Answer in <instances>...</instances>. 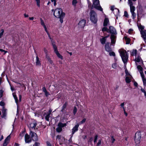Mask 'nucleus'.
I'll return each mask as SVG.
<instances>
[{
  "label": "nucleus",
  "mask_w": 146,
  "mask_h": 146,
  "mask_svg": "<svg viewBox=\"0 0 146 146\" xmlns=\"http://www.w3.org/2000/svg\"><path fill=\"white\" fill-rule=\"evenodd\" d=\"M108 36L103 37L102 38L100 39V41L101 44H104L105 43L107 38L108 37Z\"/></svg>",
  "instance_id": "aec40b11"
},
{
  "label": "nucleus",
  "mask_w": 146,
  "mask_h": 146,
  "mask_svg": "<svg viewBox=\"0 0 146 146\" xmlns=\"http://www.w3.org/2000/svg\"><path fill=\"white\" fill-rule=\"evenodd\" d=\"M47 145L48 146H52L51 144L48 142H47Z\"/></svg>",
  "instance_id": "338daca9"
},
{
  "label": "nucleus",
  "mask_w": 146,
  "mask_h": 146,
  "mask_svg": "<svg viewBox=\"0 0 146 146\" xmlns=\"http://www.w3.org/2000/svg\"><path fill=\"white\" fill-rule=\"evenodd\" d=\"M40 143H38L36 142L35 143V146H39Z\"/></svg>",
  "instance_id": "0e129e2a"
},
{
  "label": "nucleus",
  "mask_w": 146,
  "mask_h": 146,
  "mask_svg": "<svg viewBox=\"0 0 146 146\" xmlns=\"http://www.w3.org/2000/svg\"><path fill=\"white\" fill-rule=\"evenodd\" d=\"M79 126V125L78 124L75 125L74 127H73L72 129V135H73L75 132L78 131Z\"/></svg>",
  "instance_id": "6ab92c4d"
},
{
  "label": "nucleus",
  "mask_w": 146,
  "mask_h": 146,
  "mask_svg": "<svg viewBox=\"0 0 146 146\" xmlns=\"http://www.w3.org/2000/svg\"><path fill=\"white\" fill-rule=\"evenodd\" d=\"M141 91L144 94L146 93V92H145V90L144 89L141 88Z\"/></svg>",
  "instance_id": "052dcab7"
},
{
  "label": "nucleus",
  "mask_w": 146,
  "mask_h": 146,
  "mask_svg": "<svg viewBox=\"0 0 146 146\" xmlns=\"http://www.w3.org/2000/svg\"><path fill=\"white\" fill-rule=\"evenodd\" d=\"M128 0V4L129 5L130 7L133 6V3L132 2L131 0Z\"/></svg>",
  "instance_id": "79ce46f5"
},
{
  "label": "nucleus",
  "mask_w": 146,
  "mask_h": 146,
  "mask_svg": "<svg viewBox=\"0 0 146 146\" xmlns=\"http://www.w3.org/2000/svg\"><path fill=\"white\" fill-rule=\"evenodd\" d=\"M50 114L47 113L45 116V119L48 121H49V118L50 117Z\"/></svg>",
  "instance_id": "473e14b6"
},
{
  "label": "nucleus",
  "mask_w": 146,
  "mask_h": 146,
  "mask_svg": "<svg viewBox=\"0 0 146 146\" xmlns=\"http://www.w3.org/2000/svg\"><path fill=\"white\" fill-rule=\"evenodd\" d=\"M133 30L132 29H130L128 31V33L130 34H131L133 32Z\"/></svg>",
  "instance_id": "8fccbe9b"
},
{
  "label": "nucleus",
  "mask_w": 146,
  "mask_h": 146,
  "mask_svg": "<svg viewBox=\"0 0 146 146\" xmlns=\"http://www.w3.org/2000/svg\"><path fill=\"white\" fill-rule=\"evenodd\" d=\"M109 32H110V33L114 35H116L117 34L116 30L112 26H110L109 27Z\"/></svg>",
  "instance_id": "9b49d317"
},
{
  "label": "nucleus",
  "mask_w": 146,
  "mask_h": 146,
  "mask_svg": "<svg viewBox=\"0 0 146 146\" xmlns=\"http://www.w3.org/2000/svg\"><path fill=\"white\" fill-rule=\"evenodd\" d=\"M86 24V21L85 20H81L78 24V27L79 28H83L85 25Z\"/></svg>",
  "instance_id": "9d476101"
},
{
  "label": "nucleus",
  "mask_w": 146,
  "mask_h": 146,
  "mask_svg": "<svg viewBox=\"0 0 146 146\" xmlns=\"http://www.w3.org/2000/svg\"><path fill=\"white\" fill-rule=\"evenodd\" d=\"M77 2L76 0H73L72 2V5L75 6L76 5V4L77 3Z\"/></svg>",
  "instance_id": "a19ab883"
},
{
  "label": "nucleus",
  "mask_w": 146,
  "mask_h": 146,
  "mask_svg": "<svg viewBox=\"0 0 146 146\" xmlns=\"http://www.w3.org/2000/svg\"><path fill=\"white\" fill-rule=\"evenodd\" d=\"M130 12L131 13L134 12L135 10V8L134 6L130 7Z\"/></svg>",
  "instance_id": "2f4dec72"
},
{
  "label": "nucleus",
  "mask_w": 146,
  "mask_h": 146,
  "mask_svg": "<svg viewBox=\"0 0 146 146\" xmlns=\"http://www.w3.org/2000/svg\"><path fill=\"white\" fill-rule=\"evenodd\" d=\"M48 60L50 64H52V63H53V61L50 58L49 59V60Z\"/></svg>",
  "instance_id": "69168bd1"
},
{
  "label": "nucleus",
  "mask_w": 146,
  "mask_h": 146,
  "mask_svg": "<svg viewBox=\"0 0 146 146\" xmlns=\"http://www.w3.org/2000/svg\"><path fill=\"white\" fill-rule=\"evenodd\" d=\"M4 32V30L3 29H1L0 30V38H1Z\"/></svg>",
  "instance_id": "4c0bfd02"
},
{
  "label": "nucleus",
  "mask_w": 146,
  "mask_h": 146,
  "mask_svg": "<svg viewBox=\"0 0 146 146\" xmlns=\"http://www.w3.org/2000/svg\"><path fill=\"white\" fill-rule=\"evenodd\" d=\"M42 90L44 92L46 91V89L45 87H43L42 89Z\"/></svg>",
  "instance_id": "774afa93"
},
{
  "label": "nucleus",
  "mask_w": 146,
  "mask_h": 146,
  "mask_svg": "<svg viewBox=\"0 0 146 146\" xmlns=\"http://www.w3.org/2000/svg\"><path fill=\"white\" fill-rule=\"evenodd\" d=\"M102 31L103 32L104 31H106L108 33L109 32V30L107 29V28L106 27H104L102 29Z\"/></svg>",
  "instance_id": "e433bc0d"
},
{
  "label": "nucleus",
  "mask_w": 146,
  "mask_h": 146,
  "mask_svg": "<svg viewBox=\"0 0 146 146\" xmlns=\"http://www.w3.org/2000/svg\"><path fill=\"white\" fill-rule=\"evenodd\" d=\"M11 138L10 135H9L5 139L3 144V146H6Z\"/></svg>",
  "instance_id": "ddd939ff"
},
{
  "label": "nucleus",
  "mask_w": 146,
  "mask_h": 146,
  "mask_svg": "<svg viewBox=\"0 0 146 146\" xmlns=\"http://www.w3.org/2000/svg\"><path fill=\"white\" fill-rule=\"evenodd\" d=\"M111 141L112 142V143H114V142L115 141V140L113 136L111 137Z\"/></svg>",
  "instance_id": "6e6d98bb"
},
{
  "label": "nucleus",
  "mask_w": 146,
  "mask_h": 146,
  "mask_svg": "<svg viewBox=\"0 0 146 146\" xmlns=\"http://www.w3.org/2000/svg\"><path fill=\"white\" fill-rule=\"evenodd\" d=\"M137 68L140 72L141 76L143 75H144L143 72V68L140 65H138L137 66Z\"/></svg>",
  "instance_id": "412c9836"
},
{
  "label": "nucleus",
  "mask_w": 146,
  "mask_h": 146,
  "mask_svg": "<svg viewBox=\"0 0 146 146\" xmlns=\"http://www.w3.org/2000/svg\"><path fill=\"white\" fill-rule=\"evenodd\" d=\"M141 33L142 37L146 42V31H141Z\"/></svg>",
  "instance_id": "f8f14e48"
},
{
  "label": "nucleus",
  "mask_w": 146,
  "mask_h": 146,
  "mask_svg": "<svg viewBox=\"0 0 146 146\" xmlns=\"http://www.w3.org/2000/svg\"><path fill=\"white\" fill-rule=\"evenodd\" d=\"M36 66H40L41 65L40 61L37 56L36 57Z\"/></svg>",
  "instance_id": "b1692460"
},
{
  "label": "nucleus",
  "mask_w": 146,
  "mask_h": 146,
  "mask_svg": "<svg viewBox=\"0 0 146 146\" xmlns=\"http://www.w3.org/2000/svg\"><path fill=\"white\" fill-rule=\"evenodd\" d=\"M2 114L1 116L2 118H5L6 117L7 115L6 110L5 108H3L2 111Z\"/></svg>",
  "instance_id": "4be33fe9"
},
{
  "label": "nucleus",
  "mask_w": 146,
  "mask_h": 146,
  "mask_svg": "<svg viewBox=\"0 0 146 146\" xmlns=\"http://www.w3.org/2000/svg\"><path fill=\"white\" fill-rule=\"evenodd\" d=\"M43 27L45 31H46V33L47 34V33H49V32L47 30V27H46V25L44 26H43Z\"/></svg>",
  "instance_id": "a18cd8bd"
},
{
  "label": "nucleus",
  "mask_w": 146,
  "mask_h": 146,
  "mask_svg": "<svg viewBox=\"0 0 146 146\" xmlns=\"http://www.w3.org/2000/svg\"><path fill=\"white\" fill-rule=\"evenodd\" d=\"M132 16V18L134 19L136 16V14L135 12L131 13Z\"/></svg>",
  "instance_id": "ea45409f"
},
{
  "label": "nucleus",
  "mask_w": 146,
  "mask_h": 146,
  "mask_svg": "<svg viewBox=\"0 0 146 146\" xmlns=\"http://www.w3.org/2000/svg\"><path fill=\"white\" fill-rule=\"evenodd\" d=\"M137 50H133L131 52V55L132 56L135 55L136 56V55H137Z\"/></svg>",
  "instance_id": "bb28decb"
},
{
  "label": "nucleus",
  "mask_w": 146,
  "mask_h": 146,
  "mask_svg": "<svg viewBox=\"0 0 146 146\" xmlns=\"http://www.w3.org/2000/svg\"><path fill=\"white\" fill-rule=\"evenodd\" d=\"M13 97L14 98L16 102L17 103L18 101V100L17 97V96L15 93H13Z\"/></svg>",
  "instance_id": "7c9ffc66"
},
{
  "label": "nucleus",
  "mask_w": 146,
  "mask_h": 146,
  "mask_svg": "<svg viewBox=\"0 0 146 146\" xmlns=\"http://www.w3.org/2000/svg\"><path fill=\"white\" fill-rule=\"evenodd\" d=\"M0 51L2 52H5V53H6L7 52V51L3 49H0Z\"/></svg>",
  "instance_id": "680f3d73"
},
{
  "label": "nucleus",
  "mask_w": 146,
  "mask_h": 146,
  "mask_svg": "<svg viewBox=\"0 0 146 146\" xmlns=\"http://www.w3.org/2000/svg\"><path fill=\"white\" fill-rule=\"evenodd\" d=\"M44 93L46 96H48L49 95H50V94L47 91L44 92Z\"/></svg>",
  "instance_id": "4d7b16f0"
},
{
  "label": "nucleus",
  "mask_w": 146,
  "mask_h": 146,
  "mask_svg": "<svg viewBox=\"0 0 146 146\" xmlns=\"http://www.w3.org/2000/svg\"><path fill=\"white\" fill-rule=\"evenodd\" d=\"M43 27L45 31H46V33L47 34V33H49V32L47 30V27H46V25L44 26H43Z\"/></svg>",
  "instance_id": "c03bdc74"
},
{
  "label": "nucleus",
  "mask_w": 146,
  "mask_h": 146,
  "mask_svg": "<svg viewBox=\"0 0 146 146\" xmlns=\"http://www.w3.org/2000/svg\"><path fill=\"white\" fill-rule=\"evenodd\" d=\"M117 65L116 63H115L112 64V67L114 69H115L117 67Z\"/></svg>",
  "instance_id": "09e8293b"
},
{
  "label": "nucleus",
  "mask_w": 146,
  "mask_h": 146,
  "mask_svg": "<svg viewBox=\"0 0 146 146\" xmlns=\"http://www.w3.org/2000/svg\"><path fill=\"white\" fill-rule=\"evenodd\" d=\"M66 125V123H59L58 127L56 128V131L58 133L61 132L62 130V127Z\"/></svg>",
  "instance_id": "423d86ee"
},
{
  "label": "nucleus",
  "mask_w": 146,
  "mask_h": 146,
  "mask_svg": "<svg viewBox=\"0 0 146 146\" xmlns=\"http://www.w3.org/2000/svg\"><path fill=\"white\" fill-rule=\"evenodd\" d=\"M5 105V103H4L2 102L1 101L0 102V106H3Z\"/></svg>",
  "instance_id": "13d9d810"
},
{
  "label": "nucleus",
  "mask_w": 146,
  "mask_h": 146,
  "mask_svg": "<svg viewBox=\"0 0 146 146\" xmlns=\"http://www.w3.org/2000/svg\"><path fill=\"white\" fill-rule=\"evenodd\" d=\"M36 2L37 5L38 7L40 6V0H35Z\"/></svg>",
  "instance_id": "f704fd0d"
},
{
  "label": "nucleus",
  "mask_w": 146,
  "mask_h": 146,
  "mask_svg": "<svg viewBox=\"0 0 146 146\" xmlns=\"http://www.w3.org/2000/svg\"><path fill=\"white\" fill-rule=\"evenodd\" d=\"M92 7L96 9L103 11V9L100 5L99 0H93Z\"/></svg>",
  "instance_id": "20e7f679"
},
{
  "label": "nucleus",
  "mask_w": 146,
  "mask_h": 146,
  "mask_svg": "<svg viewBox=\"0 0 146 146\" xmlns=\"http://www.w3.org/2000/svg\"><path fill=\"white\" fill-rule=\"evenodd\" d=\"M67 104L66 102H65L62 106L61 111L63 112L64 109L66 108L67 106Z\"/></svg>",
  "instance_id": "c756f323"
},
{
  "label": "nucleus",
  "mask_w": 146,
  "mask_h": 146,
  "mask_svg": "<svg viewBox=\"0 0 146 146\" xmlns=\"http://www.w3.org/2000/svg\"><path fill=\"white\" fill-rule=\"evenodd\" d=\"M77 111V109L76 107H75L74 108V110H73V113L74 115H75L76 114Z\"/></svg>",
  "instance_id": "49530a36"
},
{
  "label": "nucleus",
  "mask_w": 146,
  "mask_h": 146,
  "mask_svg": "<svg viewBox=\"0 0 146 146\" xmlns=\"http://www.w3.org/2000/svg\"><path fill=\"white\" fill-rule=\"evenodd\" d=\"M48 36V37L50 40L51 42L52 45L53 46V47L56 46L55 44V42L53 40V39L51 38L49 33L47 34Z\"/></svg>",
  "instance_id": "4468645a"
},
{
  "label": "nucleus",
  "mask_w": 146,
  "mask_h": 146,
  "mask_svg": "<svg viewBox=\"0 0 146 146\" xmlns=\"http://www.w3.org/2000/svg\"><path fill=\"white\" fill-rule=\"evenodd\" d=\"M25 141L26 143H29L31 141V139L28 134H27L25 135Z\"/></svg>",
  "instance_id": "dca6fc26"
},
{
  "label": "nucleus",
  "mask_w": 146,
  "mask_h": 146,
  "mask_svg": "<svg viewBox=\"0 0 146 146\" xmlns=\"http://www.w3.org/2000/svg\"><path fill=\"white\" fill-rule=\"evenodd\" d=\"M30 135L33 140L36 141L38 140V137L36 133L31 131Z\"/></svg>",
  "instance_id": "1a4fd4ad"
},
{
  "label": "nucleus",
  "mask_w": 146,
  "mask_h": 146,
  "mask_svg": "<svg viewBox=\"0 0 146 146\" xmlns=\"http://www.w3.org/2000/svg\"><path fill=\"white\" fill-rule=\"evenodd\" d=\"M109 23V20L108 19L106 18L104 21L103 25L104 26H106L108 25V24Z\"/></svg>",
  "instance_id": "5701e85b"
},
{
  "label": "nucleus",
  "mask_w": 146,
  "mask_h": 146,
  "mask_svg": "<svg viewBox=\"0 0 146 146\" xmlns=\"http://www.w3.org/2000/svg\"><path fill=\"white\" fill-rule=\"evenodd\" d=\"M110 43L107 42L105 46V50L108 52H110L111 51V49L109 46Z\"/></svg>",
  "instance_id": "2eb2a0df"
},
{
  "label": "nucleus",
  "mask_w": 146,
  "mask_h": 146,
  "mask_svg": "<svg viewBox=\"0 0 146 146\" xmlns=\"http://www.w3.org/2000/svg\"><path fill=\"white\" fill-rule=\"evenodd\" d=\"M135 60L137 65V62H143V61L141 57L139 55H136V56Z\"/></svg>",
  "instance_id": "f3484780"
},
{
  "label": "nucleus",
  "mask_w": 146,
  "mask_h": 146,
  "mask_svg": "<svg viewBox=\"0 0 146 146\" xmlns=\"http://www.w3.org/2000/svg\"><path fill=\"white\" fill-rule=\"evenodd\" d=\"M114 6H112L111 7V10L113 12L115 9Z\"/></svg>",
  "instance_id": "bf43d9fd"
},
{
  "label": "nucleus",
  "mask_w": 146,
  "mask_h": 146,
  "mask_svg": "<svg viewBox=\"0 0 146 146\" xmlns=\"http://www.w3.org/2000/svg\"><path fill=\"white\" fill-rule=\"evenodd\" d=\"M25 134V132L24 131H22L20 134V136L21 137V138L24 136Z\"/></svg>",
  "instance_id": "37998d69"
},
{
  "label": "nucleus",
  "mask_w": 146,
  "mask_h": 146,
  "mask_svg": "<svg viewBox=\"0 0 146 146\" xmlns=\"http://www.w3.org/2000/svg\"><path fill=\"white\" fill-rule=\"evenodd\" d=\"M137 26L139 29H141V31H143V30L144 28V27L142 26L140 24L139 25H138Z\"/></svg>",
  "instance_id": "c9c22d12"
},
{
  "label": "nucleus",
  "mask_w": 146,
  "mask_h": 146,
  "mask_svg": "<svg viewBox=\"0 0 146 146\" xmlns=\"http://www.w3.org/2000/svg\"><path fill=\"white\" fill-rule=\"evenodd\" d=\"M124 16L126 17H128V14L126 11H125L124 13Z\"/></svg>",
  "instance_id": "864d4df0"
},
{
  "label": "nucleus",
  "mask_w": 146,
  "mask_h": 146,
  "mask_svg": "<svg viewBox=\"0 0 146 146\" xmlns=\"http://www.w3.org/2000/svg\"><path fill=\"white\" fill-rule=\"evenodd\" d=\"M40 24L43 27L45 26V24L43 20L42 19V18L40 19Z\"/></svg>",
  "instance_id": "72a5a7b5"
},
{
  "label": "nucleus",
  "mask_w": 146,
  "mask_h": 146,
  "mask_svg": "<svg viewBox=\"0 0 146 146\" xmlns=\"http://www.w3.org/2000/svg\"><path fill=\"white\" fill-rule=\"evenodd\" d=\"M86 118H84L80 122V123L83 124L86 121Z\"/></svg>",
  "instance_id": "5fc2aeb1"
},
{
  "label": "nucleus",
  "mask_w": 146,
  "mask_h": 146,
  "mask_svg": "<svg viewBox=\"0 0 146 146\" xmlns=\"http://www.w3.org/2000/svg\"><path fill=\"white\" fill-rule=\"evenodd\" d=\"M141 134L140 132H137L135 134L134 140L136 145H139L140 142Z\"/></svg>",
  "instance_id": "39448f33"
},
{
  "label": "nucleus",
  "mask_w": 146,
  "mask_h": 146,
  "mask_svg": "<svg viewBox=\"0 0 146 146\" xmlns=\"http://www.w3.org/2000/svg\"><path fill=\"white\" fill-rule=\"evenodd\" d=\"M54 15L56 18L60 19V21L61 23L63 22L65 13L63 12L61 8L56 9L54 11Z\"/></svg>",
  "instance_id": "f257e3e1"
},
{
  "label": "nucleus",
  "mask_w": 146,
  "mask_h": 146,
  "mask_svg": "<svg viewBox=\"0 0 146 146\" xmlns=\"http://www.w3.org/2000/svg\"><path fill=\"white\" fill-rule=\"evenodd\" d=\"M44 51L46 54L48 52L46 48H44Z\"/></svg>",
  "instance_id": "e2e57ef3"
},
{
  "label": "nucleus",
  "mask_w": 146,
  "mask_h": 146,
  "mask_svg": "<svg viewBox=\"0 0 146 146\" xmlns=\"http://www.w3.org/2000/svg\"><path fill=\"white\" fill-rule=\"evenodd\" d=\"M124 103L123 102V103H121V105H120V106H121V107L123 109L124 111H125V109L124 107Z\"/></svg>",
  "instance_id": "de8ad7c7"
},
{
  "label": "nucleus",
  "mask_w": 146,
  "mask_h": 146,
  "mask_svg": "<svg viewBox=\"0 0 146 146\" xmlns=\"http://www.w3.org/2000/svg\"><path fill=\"white\" fill-rule=\"evenodd\" d=\"M97 139H98V135H96L94 137V142L95 143L96 142Z\"/></svg>",
  "instance_id": "3c124183"
},
{
  "label": "nucleus",
  "mask_w": 146,
  "mask_h": 146,
  "mask_svg": "<svg viewBox=\"0 0 146 146\" xmlns=\"http://www.w3.org/2000/svg\"><path fill=\"white\" fill-rule=\"evenodd\" d=\"M119 52L123 62L124 63H126L128 58V54L126 51L123 49H121L119 50Z\"/></svg>",
  "instance_id": "f03ea898"
},
{
  "label": "nucleus",
  "mask_w": 146,
  "mask_h": 146,
  "mask_svg": "<svg viewBox=\"0 0 146 146\" xmlns=\"http://www.w3.org/2000/svg\"><path fill=\"white\" fill-rule=\"evenodd\" d=\"M53 48L54 49V52L56 54L57 57L63 60V56L59 52L57 49V46H55L53 47Z\"/></svg>",
  "instance_id": "6e6552de"
},
{
  "label": "nucleus",
  "mask_w": 146,
  "mask_h": 146,
  "mask_svg": "<svg viewBox=\"0 0 146 146\" xmlns=\"http://www.w3.org/2000/svg\"><path fill=\"white\" fill-rule=\"evenodd\" d=\"M109 52V55L110 56H115V54L114 52L110 51Z\"/></svg>",
  "instance_id": "58836bf2"
},
{
  "label": "nucleus",
  "mask_w": 146,
  "mask_h": 146,
  "mask_svg": "<svg viewBox=\"0 0 146 146\" xmlns=\"http://www.w3.org/2000/svg\"><path fill=\"white\" fill-rule=\"evenodd\" d=\"M119 10L117 8H115L113 12V13L115 15H117L119 14Z\"/></svg>",
  "instance_id": "cd10ccee"
},
{
  "label": "nucleus",
  "mask_w": 146,
  "mask_h": 146,
  "mask_svg": "<svg viewBox=\"0 0 146 146\" xmlns=\"http://www.w3.org/2000/svg\"><path fill=\"white\" fill-rule=\"evenodd\" d=\"M132 78L131 76L126 77L125 78V81L126 83H129L131 82V78Z\"/></svg>",
  "instance_id": "393cba45"
},
{
  "label": "nucleus",
  "mask_w": 146,
  "mask_h": 146,
  "mask_svg": "<svg viewBox=\"0 0 146 146\" xmlns=\"http://www.w3.org/2000/svg\"><path fill=\"white\" fill-rule=\"evenodd\" d=\"M3 91L2 90H0V98H1L3 95Z\"/></svg>",
  "instance_id": "603ef678"
},
{
  "label": "nucleus",
  "mask_w": 146,
  "mask_h": 146,
  "mask_svg": "<svg viewBox=\"0 0 146 146\" xmlns=\"http://www.w3.org/2000/svg\"><path fill=\"white\" fill-rule=\"evenodd\" d=\"M37 124L36 121L34 120L30 123L28 127L30 130H34L35 129H37L36 126Z\"/></svg>",
  "instance_id": "0eeeda50"
},
{
  "label": "nucleus",
  "mask_w": 146,
  "mask_h": 146,
  "mask_svg": "<svg viewBox=\"0 0 146 146\" xmlns=\"http://www.w3.org/2000/svg\"><path fill=\"white\" fill-rule=\"evenodd\" d=\"M142 78L143 85L145 86H146V79L145 78L144 75L141 76Z\"/></svg>",
  "instance_id": "a878e982"
},
{
  "label": "nucleus",
  "mask_w": 146,
  "mask_h": 146,
  "mask_svg": "<svg viewBox=\"0 0 146 146\" xmlns=\"http://www.w3.org/2000/svg\"><path fill=\"white\" fill-rule=\"evenodd\" d=\"M111 44H115V42L116 36L115 35H111Z\"/></svg>",
  "instance_id": "a211bd4d"
},
{
  "label": "nucleus",
  "mask_w": 146,
  "mask_h": 146,
  "mask_svg": "<svg viewBox=\"0 0 146 146\" xmlns=\"http://www.w3.org/2000/svg\"><path fill=\"white\" fill-rule=\"evenodd\" d=\"M124 38L126 41V44H128L130 42V39L129 38H127L126 36L124 37Z\"/></svg>",
  "instance_id": "c85d7f7f"
},
{
  "label": "nucleus",
  "mask_w": 146,
  "mask_h": 146,
  "mask_svg": "<svg viewBox=\"0 0 146 146\" xmlns=\"http://www.w3.org/2000/svg\"><path fill=\"white\" fill-rule=\"evenodd\" d=\"M90 20L94 24L96 23L98 19L97 15L96 12L91 10H90Z\"/></svg>",
  "instance_id": "7ed1b4c3"
}]
</instances>
